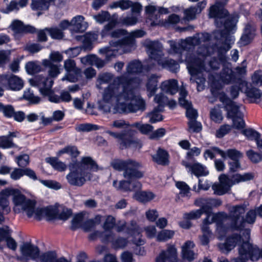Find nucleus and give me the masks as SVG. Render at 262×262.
I'll use <instances>...</instances> for the list:
<instances>
[{
    "instance_id": "b1692460",
    "label": "nucleus",
    "mask_w": 262,
    "mask_h": 262,
    "mask_svg": "<svg viewBox=\"0 0 262 262\" xmlns=\"http://www.w3.org/2000/svg\"><path fill=\"white\" fill-rule=\"evenodd\" d=\"M182 163L186 168L189 169V171L197 177L206 176L209 173L206 167L199 162L189 164L183 161Z\"/></svg>"
},
{
    "instance_id": "c756f323",
    "label": "nucleus",
    "mask_w": 262,
    "mask_h": 262,
    "mask_svg": "<svg viewBox=\"0 0 262 262\" xmlns=\"http://www.w3.org/2000/svg\"><path fill=\"white\" fill-rule=\"evenodd\" d=\"M213 149L224 159L228 157L232 160H239L243 157V154L235 149H229L225 151L217 147H214Z\"/></svg>"
},
{
    "instance_id": "9d476101",
    "label": "nucleus",
    "mask_w": 262,
    "mask_h": 262,
    "mask_svg": "<svg viewBox=\"0 0 262 262\" xmlns=\"http://www.w3.org/2000/svg\"><path fill=\"white\" fill-rule=\"evenodd\" d=\"M244 242L238 246V257L232 259L233 262H247L249 259L252 261H257L262 258V249L249 242V231L246 230L244 237Z\"/></svg>"
},
{
    "instance_id": "de8ad7c7",
    "label": "nucleus",
    "mask_w": 262,
    "mask_h": 262,
    "mask_svg": "<svg viewBox=\"0 0 262 262\" xmlns=\"http://www.w3.org/2000/svg\"><path fill=\"white\" fill-rule=\"evenodd\" d=\"M47 162L50 163L54 169L60 171H64L67 168L63 162L59 161L57 158H50L47 159Z\"/></svg>"
},
{
    "instance_id": "72a5a7b5",
    "label": "nucleus",
    "mask_w": 262,
    "mask_h": 262,
    "mask_svg": "<svg viewBox=\"0 0 262 262\" xmlns=\"http://www.w3.org/2000/svg\"><path fill=\"white\" fill-rule=\"evenodd\" d=\"M152 158L154 162L160 165H166L169 163L168 152L160 148L158 149L155 155L152 156Z\"/></svg>"
},
{
    "instance_id": "9b49d317",
    "label": "nucleus",
    "mask_w": 262,
    "mask_h": 262,
    "mask_svg": "<svg viewBox=\"0 0 262 262\" xmlns=\"http://www.w3.org/2000/svg\"><path fill=\"white\" fill-rule=\"evenodd\" d=\"M253 178L251 173H245L243 174H236L230 179L226 174H221L219 177V183L213 184L212 188L215 194L223 195L230 190L231 186L241 182L250 180Z\"/></svg>"
},
{
    "instance_id": "58836bf2",
    "label": "nucleus",
    "mask_w": 262,
    "mask_h": 262,
    "mask_svg": "<svg viewBox=\"0 0 262 262\" xmlns=\"http://www.w3.org/2000/svg\"><path fill=\"white\" fill-rule=\"evenodd\" d=\"M131 182L130 180H121L118 182L117 181L115 180L113 181V186L118 190L123 191H131L132 189L130 187Z\"/></svg>"
},
{
    "instance_id": "f8f14e48",
    "label": "nucleus",
    "mask_w": 262,
    "mask_h": 262,
    "mask_svg": "<svg viewBox=\"0 0 262 262\" xmlns=\"http://www.w3.org/2000/svg\"><path fill=\"white\" fill-rule=\"evenodd\" d=\"M209 38L208 33H202L193 37H188L184 40H181L179 42L170 40L168 41L170 46L169 53L172 54L181 53L183 50L189 49L191 46L205 43L209 39Z\"/></svg>"
},
{
    "instance_id": "774afa93",
    "label": "nucleus",
    "mask_w": 262,
    "mask_h": 262,
    "mask_svg": "<svg viewBox=\"0 0 262 262\" xmlns=\"http://www.w3.org/2000/svg\"><path fill=\"white\" fill-rule=\"evenodd\" d=\"M232 119V126L237 129H241L244 127L245 124L243 119V115L239 114L236 117L231 118Z\"/></svg>"
},
{
    "instance_id": "412c9836",
    "label": "nucleus",
    "mask_w": 262,
    "mask_h": 262,
    "mask_svg": "<svg viewBox=\"0 0 262 262\" xmlns=\"http://www.w3.org/2000/svg\"><path fill=\"white\" fill-rule=\"evenodd\" d=\"M194 204L202 208L204 212H212L211 211L212 208L221 206L222 202L220 199L199 198L195 201Z\"/></svg>"
},
{
    "instance_id": "f3484780",
    "label": "nucleus",
    "mask_w": 262,
    "mask_h": 262,
    "mask_svg": "<svg viewBox=\"0 0 262 262\" xmlns=\"http://www.w3.org/2000/svg\"><path fill=\"white\" fill-rule=\"evenodd\" d=\"M219 99L224 105V108L227 112V118H232L241 114L239 111L241 105L228 98L224 93L220 94Z\"/></svg>"
},
{
    "instance_id": "1a4fd4ad",
    "label": "nucleus",
    "mask_w": 262,
    "mask_h": 262,
    "mask_svg": "<svg viewBox=\"0 0 262 262\" xmlns=\"http://www.w3.org/2000/svg\"><path fill=\"white\" fill-rule=\"evenodd\" d=\"M146 35L143 30H136L129 33L128 35L121 40L112 41L109 42V46L99 49V52L105 55L107 61L114 57L120 49L124 50L125 47H128L129 49L124 52H130L135 48L136 38L142 37Z\"/></svg>"
},
{
    "instance_id": "bf43d9fd",
    "label": "nucleus",
    "mask_w": 262,
    "mask_h": 262,
    "mask_svg": "<svg viewBox=\"0 0 262 262\" xmlns=\"http://www.w3.org/2000/svg\"><path fill=\"white\" fill-rule=\"evenodd\" d=\"M204 211L202 208H201L200 209L192 211L189 213H186L184 214V218L186 220H195L200 218Z\"/></svg>"
},
{
    "instance_id": "4468645a",
    "label": "nucleus",
    "mask_w": 262,
    "mask_h": 262,
    "mask_svg": "<svg viewBox=\"0 0 262 262\" xmlns=\"http://www.w3.org/2000/svg\"><path fill=\"white\" fill-rule=\"evenodd\" d=\"M30 83L32 86H38L40 92L43 95L48 96L51 102L58 103L61 101L60 96L52 94V87L54 83L53 79L38 75L30 80Z\"/></svg>"
},
{
    "instance_id": "39448f33",
    "label": "nucleus",
    "mask_w": 262,
    "mask_h": 262,
    "mask_svg": "<svg viewBox=\"0 0 262 262\" xmlns=\"http://www.w3.org/2000/svg\"><path fill=\"white\" fill-rule=\"evenodd\" d=\"M212 49L206 46H201L197 51V57H187L186 61L187 63V68L191 75L190 79L192 83H197L198 91L204 89L205 79L202 75L204 71H209V69L204 65V58L212 52Z\"/></svg>"
},
{
    "instance_id": "69168bd1",
    "label": "nucleus",
    "mask_w": 262,
    "mask_h": 262,
    "mask_svg": "<svg viewBox=\"0 0 262 262\" xmlns=\"http://www.w3.org/2000/svg\"><path fill=\"white\" fill-rule=\"evenodd\" d=\"M23 97L25 99L33 103H38L40 101V98L35 96L30 89H28L24 92Z\"/></svg>"
},
{
    "instance_id": "c85d7f7f",
    "label": "nucleus",
    "mask_w": 262,
    "mask_h": 262,
    "mask_svg": "<svg viewBox=\"0 0 262 262\" xmlns=\"http://www.w3.org/2000/svg\"><path fill=\"white\" fill-rule=\"evenodd\" d=\"M237 78L231 70L230 65L227 63L226 67H224L222 70L220 80L224 84H229L231 82H234Z\"/></svg>"
},
{
    "instance_id": "c9c22d12",
    "label": "nucleus",
    "mask_w": 262,
    "mask_h": 262,
    "mask_svg": "<svg viewBox=\"0 0 262 262\" xmlns=\"http://www.w3.org/2000/svg\"><path fill=\"white\" fill-rule=\"evenodd\" d=\"M42 64L45 67H49L48 74L50 77H48V78L52 79V78H54L56 77L60 73L59 66L53 64L48 59L43 60ZM45 77L47 78V77Z\"/></svg>"
},
{
    "instance_id": "79ce46f5",
    "label": "nucleus",
    "mask_w": 262,
    "mask_h": 262,
    "mask_svg": "<svg viewBox=\"0 0 262 262\" xmlns=\"http://www.w3.org/2000/svg\"><path fill=\"white\" fill-rule=\"evenodd\" d=\"M64 154H68L73 157H76L79 155L80 152L76 146L71 145L66 146L59 150L57 153V156L60 157Z\"/></svg>"
},
{
    "instance_id": "aec40b11",
    "label": "nucleus",
    "mask_w": 262,
    "mask_h": 262,
    "mask_svg": "<svg viewBox=\"0 0 262 262\" xmlns=\"http://www.w3.org/2000/svg\"><path fill=\"white\" fill-rule=\"evenodd\" d=\"M178 257L177 249L174 245L168 244L167 249L162 250L156 258V262H173Z\"/></svg>"
},
{
    "instance_id": "2eb2a0df",
    "label": "nucleus",
    "mask_w": 262,
    "mask_h": 262,
    "mask_svg": "<svg viewBox=\"0 0 262 262\" xmlns=\"http://www.w3.org/2000/svg\"><path fill=\"white\" fill-rule=\"evenodd\" d=\"M229 215L227 214L230 221L229 228L236 230L243 222L244 215L246 212V206L244 204L234 205L229 208Z\"/></svg>"
},
{
    "instance_id": "20e7f679",
    "label": "nucleus",
    "mask_w": 262,
    "mask_h": 262,
    "mask_svg": "<svg viewBox=\"0 0 262 262\" xmlns=\"http://www.w3.org/2000/svg\"><path fill=\"white\" fill-rule=\"evenodd\" d=\"M101 169L91 157H84L80 162L70 165V172L66 178L70 185L80 187L87 180H91L92 174L90 171H97Z\"/></svg>"
},
{
    "instance_id": "6ab92c4d",
    "label": "nucleus",
    "mask_w": 262,
    "mask_h": 262,
    "mask_svg": "<svg viewBox=\"0 0 262 262\" xmlns=\"http://www.w3.org/2000/svg\"><path fill=\"white\" fill-rule=\"evenodd\" d=\"M0 84L3 85L7 84L10 89L14 91H19L24 86L23 80L14 75H0Z\"/></svg>"
},
{
    "instance_id": "4d7b16f0",
    "label": "nucleus",
    "mask_w": 262,
    "mask_h": 262,
    "mask_svg": "<svg viewBox=\"0 0 262 262\" xmlns=\"http://www.w3.org/2000/svg\"><path fill=\"white\" fill-rule=\"evenodd\" d=\"M110 126L112 128L117 129H126L131 126L128 123L123 119L115 120L110 124Z\"/></svg>"
},
{
    "instance_id": "e433bc0d",
    "label": "nucleus",
    "mask_w": 262,
    "mask_h": 262,
    "mask_svg": "<svg viewBox=\"0 0 262 262\" xmlns=\"http://www.w3.org/2000/svg\"><path fill=\"white\" fill-rule=\"evenodd\" d=\"M236 85L232 86L230 89V95L232 98H236L239 94V91H242L244 88L247 89V82L241 78H237V80L234 81Z\"/></svg>"
},
{
    "instance_id": "8fccbe9b",
    "label": "nucleus",
    "mask_w": 262,
    "mask_h": 262,
    "mask_svg": "<svg viewBox=\"0 0 262 262\" xmlns=\"http://www.w3.org/2000/svg\"><path fill=\"white\" fill-rule=\"evenodd\" d=\"M210 115L211 119L216 123H220L223 119L222 111L215 107L211 110Z\"/></svg>"
},
{
    "instance_id": "5fc2aeb1",
    "label": "nucleus",
    "mask_w": 262,
    "mask_h": 262,
    "mask_svg": "<svg viewBox=\"0 0 262 262\" xmlns=\"http://www.w3.org/2000/svg\"><path fill=\"white\" fill-rule=\"evenodd\" d=\"M19 2H17L15 0H12L8 3L5 8L2 10V12L4 13L8 14L12 11H17L19 10Z\"/></svg>"
},
{
    "instance_id": "ea45409f",
    "label": "nucleus",
    "mask_w": 262,
    "mask_h": 262,
    "mask_svg": "<svg viewBox=\"0 0 262 262\" xmlns=\"http://www.w3.org/2000/svg\"><path fill=\"white\" fill-rule=\"evenodd\" d=\"M184 18L187 20H192L196 18V15L201 12V9L190 7L184 10Z\"/></svg>"
},
{
    "instance_id": "3c124183",
    "label": "nucleus",
    "mask_w": 262,
    "mask_h": 262,
    "mask_svg": "<svg viewBox=\"0 0 262 262\" xmlns=\"http://www.w3.org/2000/svg\"><path fill=\"white\" fill-rule=\"evenodd\" d=\"M186 110V116L190 120H196L198 117V113L196 110L192 107L191 103H186L182 106Z\"/></svg>"
},
{
    "instance_id": "603ef678",
    "label": "nucleus",
    "mask_w": 262,
    "mask_h": 262,
    "mask_svg": "<svg viewBox=\"0 0 262 262\" xmlns=\"http://www.w3.org/2000/svg\"><path fill=\"white\" fill-rule=\"evenodd\" d=\"M162 111V108L155 107L154 110L149 114L148 116L149 118V122L151 123H155L162 120V116L159 113Z\"/></svg>"
},
{
    "instance_id": "c03bdc74",
    "label": "nucleus",
    "mask_w": 262,
    "mask_h": 262,
    "mask_svg": "<svg viewBox=\"0 0 262 262\" xmlns=\"http://www.w3.org/2000/svg\"><path fill=\"white\" fill-rule=\"evenodd\" d=\"M143 69L142 64L138 60H134L130 62L127 67V72L128 73H139L142 72Z\"/></svg>"
},
{
    "instance_id": "cd10ccee",
    "label": "nucleus",
    "mask_w": 262,
    "mask_h": 262,
    "mask_svg": "<svg viewBox=\"0 0 262 262\" xmlns=\"http://www.w3.org/2000/svg\"><path fill=\"white\" fill-rule=\"evenodd\" d=\"M142 229L137 225L136 223L132 222L129 227V232L133 237V243L137 246L143 245L145 242L142 238Z\"/></svg>"
},
{
    "instance_id": "4c0bfd02",
    "label": "nucleus",
    "mask_w": 262,
    "mask_h": 262,
    "mask_svg": "<svg viewBox=\"0 0 262 262\" xmlns=\"http://www.w3.org/2000/svg\"><path fill=\"white\" fill-rule=\"evenodd\" d=\"M229 231L234 232L237 230H231L228 227H226L224 224L221 222L216 223V228L215 231V234L219 239H222Z\"/></svg>"
},
{
    "instance_id": "a878e982",
    "label": "nucleus",
    "mask_w": 262,
    "mask_h": 262,
    "mask_svg": "<svg viewBox=\"0 0 262 262\" xmlns=\"http://www.w3.org/2000/svg\"><path fill=\"white\" fill-rule=\"evenodd\" d=\"M204 213L206 214L207 216L203 221L201 229L202 231H205L206 232H208V230H210L208 225L216 222L218 219L227 218V214L224 212H219L216 214L213 213L212 212Z\"/></svg>"
},
{
    "instance_id": "864d4df0",
    "label": "nucleus",
    "mask_w": 262,
    "mask_h": 262,
    "mask_svg": "<svg viewBox=\"0 0 262 262\" xmlns=\"http://www.w3.org/2000/svg\"><path fill=\"white\" fill-rule=\"evenodd\" d=\"M16 147L13 140L6 136H0V148L6 149Z\"/></svg>"
},
{
    "instance_id": "423d86ee",
    "label": "nucleus",
    "mask_w": 262,
    "mask_h": 262,
    "mask_svg": "<svg viewBox=\"0 0 262 262\" xmlns=\"http://www.w3.org/2000/svg\"><path fill=\"white\" fill-rule=\"evenodd\" d=\"M143 45L149 55L147 64L144 66L147 71L154 68L155 62L163 68L167 69L172 72H176L179 68V64L173 59L163 57L162 46L159 41L146 39L143 42Z\"/></svg>"
},
{
    "instance_id": "37998d69",
    "label": "nucleus",
    "mask_w": 262,
    "mask_h": 262,
    "mask_svg": "<svg viewBox=\"0 0 262 262\" xmlns=\"http://www.w3.org/2000/svg\"><path fill=\"white\" fill-rule=\"evenodd\" d=\"M64 69L66 72H72L75 74H81V70L77 68L74 60L68 59L64 61Z\"/></svg>"
},
{
    "instance_id": "6e6552de",
    "label": "nucleus",
    "mask_w": 262,
    "mask_h": 262,
    "mask_svg": "<svg viewBox=\"0 0 262 262\" xmlns=\"http://www.w3.org/2000/svg\"><path fill=\"white\" fill-rule=\"evenodd\" d=\"M256 214L253 209L248 211L245 217H243L242 225L237 229L236 233H233L226 239L225 243H220L217 247L223 253H228L233 249L237 244H241L244 242V237L246 230L249 231V239H250V230L246 228V225H253L256 220Z\"/></svg>"
},
{
    "instance_id": "13d9d810",
    "label": "nucleus",
    "mask_w": 262,
    "mask_h": 262,
    "mask_svg": "<svg viewBox=\"0 0 262 262\" xmlns=\"http://www.w3.org/2000/svg\"><path fill=\"white\" fill-rule=\"evenodd\" d=\"M246 93L248 97L253 99L255 102L262 96V92L259 89L254 88L247 90Z\"/></svg>"
},
{
    "instance_id": "7c9ffc66",
    "label": "nucleus",
    "mask_w": 262,
    "mask_h": 262,
    "mask_svg": "<svg viewBox=\"0 0 262 262\" xmlns=\"http://www.w3.org/2000/svg\"><path fill=\"white\" fill-rule=\"evenodd\" d=\"M40 262H70L64 257L58 258L56 253L53 251H48L40 255Z\"/></svg>"
},
{
    "instance_id": "7ed1b4c3",
    "label": "nucleus",
    "mask_w": 262,
    "mask_h": 262,
    "mask_svg": "<svg viewBox=\"0 0 262 262\" xmlns=\"http://www.w3.org/2000/svg\"><path fill=\"white\" fill-rule=\"evenodd\" d=\"M11 196L13 205V210L15 213H24L28 217H33L37 220L51 215L48 208H36L35 202L28 199L17 189L11 188Z\"/></svg>"
},
{
    "instance_id": "680f3d73",
    "label": "nucleus",
    "mask_w": 262,
    "mask_h": 262,
    "mask_svg": "<svg viewBox=\"0 0 262 262\" xmlns=\"http://www.w3.org/2000/svg\"><path fill=\"white\" fill-rule=\"evenodd\" d=\"M46 30L53 39H62L63 37V34L62 31L57 28L50 29L46 28Z\"/></svg>"
},
{
    "instance_id": "0e129e2a",
    "label": "nucleus",
    "mask_w": 262,
    "mask_h": 262,
    "mask_svg": "<svg viewBox=\"0 0 262 262\" xmlns=\"http://www.w3.org/2000/svg\"><path fill=\"white\" fill-rule=\"evenodd\" d=\"M103 228L105 230H109L114 228L115 225V219L112 215H107L104 218Z\"/></svg>"
},
{
    "instance_id": "2f4dec72",
    "label": "nucleus",
    "mask_w": 262,
    "mask_h": 262,
    "mask_svg": "<svg viewBox=\"0 0 262 262\" xmlns=\"http://www.w3.org/2000/svg\"><path fill=\"white\" fill-rule=\"evenodd\" d=\"M178 82L174 79H169L162 82L160 88L163 92L173 95L178 92Z\"/></svg>"
},
{
    "instance_id": "f704fd0d",
    "label": "nucleus",
    "mask_w": 262,
    "mask_h": 262,
    "mask_svg": "<svg viewBox=\"0 0 262 262\" xmlns=\"http://www.w3.org/2000/svg\"><path fill=\"white\" fill-rule=\"evenodd\" d=\"M156 196V195L149 191H137L134 194L133 198L137 201L146 203L152 200Z\"/></svg>"
},
{
    "instance_id": "e2e57ef3",
    "label": "nucleus",
    "mask_w": 262,
    "mask_h": 262,
    "mask_svg": "<svg viewBox=\"0 0 262 262\" xmlns=\"http://www.w3.org/2000/svg\"><path fill=\"white\" fill-rule=\"evenodd\" d=\"M242 133L248 139L251 140H256L257 138H260V134L256 131L251 128L244 129L242 130Z\"/></svg>"
},
{
    "instance_id": "338daca9",
    "label": "nucleus",
    "mask_w": 262,
    "mask_h": 262,
    "mask_svg": "<svg viewBox=\"0 0 262 262\" xmlns=\"http://www.w3.org/2000/svg\"><path fill=\"white\" fill-rule=\"evenodd\" d=\"M132 127H137L142 134H146L153 129V126L147 124H141L139 123H135L131 125Z\"/></svg>"
},
{
    "instance_id": "473e14b6",
    "label": "nucleus",
    "mask_w": 262,
    "mask_h": 262,
    "mask_svg": "<svg viewBox=\"0 0 262 262\" xmlns=\"http://www.w3.org/2000/svg\"><path fill=\"white\" fill-rule=\"evenodd\" d=\"M160 78V75L156 74H152L148 77L146 87L149 97L153 96L157 91V84Z\"/></svg>"
},
{
    "instance_id": "f03ea898",
    "label": "nucleus",
    "mask_w": 262,
    "mask_h": 262,
    "mask_svg": "<svg viewBox=\"0 0 262 262\" xmlns=\"http://www.w3.org/2000/svg\"><path fill=\"white\" fill-rule=\"evenodd\" d=\"M226 4L225 0L216 1L209 8V17L215 19V24L218 29L214 31V36L221 40L223 44V50L227 51L234 42V39L230 33L235 30L238 18L235 15H229L228 11L224 8Z\"/></svg>"
},
{
    "instance_id": "0eeeda50",
    "label": "nucleus",
    "mask_w": 262,
    "mask_h": 262,
    "mask_svg": "<svg viewBox=\"0 0 262 262\" xmlns=\"http://www.w3.org/2000/svg\"><path fill=\"white\" fill-rule=\"evenodd\" d=\"M111 166L116 170L123 171V176L124 178L130 180L132 191L140 189L141 183L136 180L144 176V172L139 170L142 167L140 163L131 159L125 161L115 160L111 162Z\"/></svg>"
},
{
    "instance_id": "f257e3e1",
    "label": "nucleus",
    "mask_w": 262,
    "mask_h": 262,
    "mask_svg": "<svg viewBox=\"0 0 262 262\" xmlns=\"http://www.w3.org/2000/svg\"><path fill=\"white\" fill-rule=\"evenodd\" d=\"M139 82L131 79L125 83L110 84L104 91L98 108L104 113L128 114L145 109V102L137 93Z\"/></svg>"
},
{
    "instance_id": "4be33fe9",
    "label": "nucleus",
    "mask_w": 262,
    "mask_h": 262,
    "mask_svg": "<svg viewBox=\"0 0 262 262\" xmlns=\"http://www.w3.org/2000/svg\"><path fill=\"white\" fill-rule=\"evenodd\" d=\"M9 28L15 34L34 33L36 31L33 26L25 25L23 21L18 19L13 20Z\"/></svg>"
},
{
    "instance_id": "393cba45",
    "label": "nucleus",
    "mask_w": 262,
    "mask_h": 262,
    "mask_svg": "<svg viewBox=\"0 0 262 262\" xmlns=\"http://www.w3.org/2000/svg\"><path fill=\"white\" fill-rule=\"evenodd\" d=\"M11 188H7L0 192V210L3 214H8L11 211L9 197L11 196Z\"/></svg>"
},
{
    "instance_id": "5701e85b",
    "label": "nucleus",
    "mask_w": 262,
    "mask_h": 262,
    "mask_svg": "<svg viewBox=\"0 0 262 262\" xmlns=\"http://www.w3.org/2000/svg\"><path fill=\"white\" fill-rule=\"evenodd\" d=\"M158 7L153 4H149L145 7V11L147 15V23L151 26H158L160 24V15L157 14Z\"/></svg>"
},
{
    "instance_id": "a211bd4d",
    "label": "nucleus",
    "mask_w": 262,
    "mask_h": 262,
    "mask_svg": "<svg viewBox=\"0 0 262 262\" xmlns=\"http://www.w3.org/2000/svg\"><path fill=\"white\" fill-rule=\"evenodd\" d=\"M117 24V21L115 20H112L110 21L107 24L104 26L103 29L101 32V35L102 37L106 36H110L111 37L114 38L113 41H117V38H119L122 36H125L127 34L126 30L123 29H118L114 30L112 29L116 26ZM113 41V40H112ZM112 41V40H111ZM111 41H110V42Z\"/></svg>"
},
{
    "instance_id": "a19ab883",
    "label": "nucleus",
    "mask_w": 262,
    "mask_h": 262,
    "mask_svg": "<svg viewBox=\"0 0 262 262\" xmlns=\"http://www.w3.org/2000/svg\"><path fill=\"white\" fill-rule=\"evenodd\" d=\"M180 21V16L177 14H172L170 15L166 19H160V24L158 25V26H162L165 27H168L170 25H174L178 24Z\"/></svg>"
},
{
    "instance_id": "dca6fc26",
    "label": "nucleus",
    "mask_w": 262,
    "mask_h": 262,
    "mask_svg": "<svg viewBox=\"0 0 262 262\" xmlns=\"http://www.w3.org/2000/svg\"><path fill=\"white\" fill-rule=\"evenodd\" d=\"M22 258L28 260L38 261L40 256V250L38 247L30 243H24L20 247Z\"/></svg>"
},
{
    "instance_id": "052dcab7",
    "label": "nucleus",
    "mask_w": 262,
    "mask_h": 262,
    "mask_svg": "<svg viewBox=\"0 0 262 262\" xmlns=\"http://www.w3.org/2000/svg\"><path fill=\"white\" fill-rule=\"evenodd\" d=\"M31 7L35 11H43L48 9V7L41 0H32Z\"/></svg>"
},
{
    "instance_id": "6e6d98bb",
    "label": "nucleus",
    "mask_w": 262,
    "mask_h": 262,
    "mask_svg": "<svg viewBox=\"0 0 262 262\" xmlns=\"http://www.w3.org/2000/svg\"><path fill=\"white\" fill-rule=\"evenodd\" d=\"M26 69L28 73L33 74L40 71L41 68L38 62L30 61L26 63Z\"/></svg>"
},
{
    "instance_id": "09e8293b",
    "label": "nucleus",
    "mask_w": 262,
    "mask_h": 262,
    "mask_svg": "<svg viewBox=\"0 0 262 262\" xmlns=\"http://www.w3.org/2000/svg\"><path fill=\"white\" fill-rule=\"evenodd\" d=\"M113 78V75L110 73H103L98 76L97 80V87L99 89L102 88L101 85L103 84L108 83L111 81Z\"/></svg>"
},
{
    "instance_id": "bb28decb",
    "label": "nucleus",
    "mask_w": 262,
    "mask_h": 262,
    "mask_svg": "<svg viewBox=\"0 0 262 262\" xmlns=\"http://www.w3.org/2000/svg\"><path fill=\"white\" fill-rule=\"evenodd\" d=\"M71 31L72 32H82L88 26V23L84 21V17L82 15H77L73 17L71 21Z\"/></svg>"
},
{
    "instance_id": "49530a36",
    "label": "nucleus",
    "mask_w": 262,
    "mask_h": 262,
    "mask_svg": "<svg viewBox=\"0 0 262 262\" xmlns=\"http://www.w3.org/2000/svg\"><path fill=\"white\" fill-rule=\"evenodd\" d=\"M101 127L96 124L91 123H83L77 125L76 126V130L79 132H89L92 130H96Z\"/></svg>"
},
{
    "instance_id": "ddd939ff",
    "label": "nucleus",
    "mask_w": 262,
    "mask_h": 262,
    "mask_svg": "<svg viewBox=\"0 0 262 262\" xmlns=\"http://www.w3.org/2000/svg\"><path fill=\"white\" fill-rule=\"evenodd\" d=\"M135 132L133 130H128L118 133L109 130L105 132L106 133L117 140L121 149L128 147L139 149L142 147V144L139 140L133 137Z\"/></svg>"
},
{
    "instance_id": "a18cd8bd",
    "label": "nucleus",
    "mask_w": 262,
    "mask_h": 262,
    "mask_svg": "<svg viewBox=\"0 0 262 262\" xmlns=\"http://www.w3.org/2000/svg\"><path fill=\"white\" fill-rule=\"evenodd\" d=\"M174 231L170 230H163L158 233L156 236V240L158 242H165L173 237Z\"/></svg>"
}]
</instances>
